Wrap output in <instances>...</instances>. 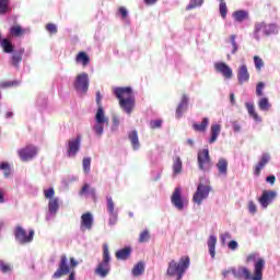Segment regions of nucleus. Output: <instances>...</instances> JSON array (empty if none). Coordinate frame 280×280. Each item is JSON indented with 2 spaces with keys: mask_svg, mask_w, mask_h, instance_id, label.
Segmentation results:
<instances>
[{
  "mask_svg": "<svg viewBox=\"0 0 280 280\" xmlns=\"http://www.w3.org/2000/svg\"><path fill=\"white\" fill-rule=\"evenodd\" d=\"M254 63L257 71H261V69H264V59L259 56H254Z\"/></svg>",
  "mask_w": 280,
  "mask_h": 280,
  "instance_id": "44",
  "label": "nucleus"
},
{
  "mask_svg": "<svg viewBox=\"0 0 280 280\" xmlns=\"http://www.w3.org/2000/svg\"><path fill=\"white\" fill-rule=\"evenodd\" d=\"M189 104V97L186 96V94H183L182 100L176 108V118L180 119L183 117V113L187 110V106Z\"/></svg>",
  "mask_w": 280,
  "mask_h": 280,
  "instance_id": "19",
  "label": "nucleus"
},
{
  "mask_svg": "<svg viewBox=\"0 0 280 280\" xmlns=\"http://www.w3.org/2000/svg\"><path fill=\"white\" fill-rule=\"evenodd\" d=\"M118 12H119V14H121L122 19H127L128 18V10H126L125 7H120L118 9Z\"/></svg>",
  "mask_w": 280,
  "mask_h": 280,
  "instance_id": "59",
  "label": "nucleus"
},
{
  "mask_svg": "<svg viewBox=\"0 0 280 280\" xmlns=\"http://www.w3.org/2000/svg\"><path fill=\"white\" fill-rule=\"evenodd\" d=\"M0 270L1 272H11L12 271V266L10 264H5V261L0 260Z\"/></svg>",
  "mask_w": 280,
  "mask_h": 280,
  "instance_id": "48",
  "label": "nucleus"
},
{
  "mask_svg": "<svg viewBox=\"0 0 280 280\" xmlns=\"http://www.w3.org/2000/svg\"><path fill=\"white\" fill-rule=\"evenodd\" d=\"M73 86L75 91L80 93H86L89 91V74L86 72L77 75Z\"/></svg>",
  "mask_w": 280,
  "mask_h": 280,
  "instance_id": "10",
  "label": "nucleus"
},
{
  "mask_svg": "<svg viewBox=\"0 0 280 280\" xmlns=\"http://www.w3.org/2000/svg\"><path fill=\"white\" fill-rule=\"evenodd\" d=\"M235 38H237L236 35H231L230 36V40H231V45H232V54H237V49H240V47L237 46V42H235Z\"/></svg>",
  "mask_w": 280,
  "mask_h": 280,
  "instance_id": "49",
  "label": "nucleus"
},
{
  "mask_svg": "<svg viewBox=\"0 0 280 280\" xmlns=\"http://www.w3.org/2000/svg\"><path fill=\"white\" fill-rule=\"evenodd\" d=\"M192 128L196 132H207V128H209V118L205 117L201 122L192 124Z\"/></svg>",
  "mask_w": 280,
  "mask_h": 280,
  "instance_id": "24",
  "label": "nucleus"
},
{
  "mask_svg": "<svg viewBox=\"0 0 280 280\" xmlns=\"http://www.w3.org/2000/svg\"><path fill=\"white\" fill-rule=\"evenodd\" d=\"M237 80L238 84H246L250 80V72H248V67L246 65H242L237 70Z\"/></svg>",
  "mask_w": 280,
  "mask_h": 280,
  "instance_id": "16",
  "label": "nucleus"
},
{
  "mask_svg": "<svg viewBox=\"0 0 280 280\" xmlns=\"http://www.w3.org/2000/svg\"><path fill=\"white\" fill-rule=\"evenodd\" d=\"M259 259V254L257 253H252L246 257V264H250L253 261H257Z\"/></svg>",
  "mask_w": 280,
  "mask_h": 280,
  "instance_id": "54",
  "label": "nucleus"
},
{
  "mask_svg": "<svg viewBox=\"0 0 280 280\" xmlns=\"http://www.w3.org/2000/svg\"><path fill=\"white\" fill-rule=\"evenodd\" d=\"M14 235L16 242H19L20 244H30V242L34 240V230H30L27 234V231H25V229H23L21 225H18L15 228Z\"/></svg>",
  "mask_w": 280,
  "mask_h": 280,
  "instance_id": "8",
  "label": "nucleus"
},
{
  "mask_svg": "<svg viewBox=\"0 0 280 280\" xmlns=\"http://www.w3.org/2000/svg\"><path fill=\"white\" fill-rule=\"evenodd\" d=\"M233 130H234V132H240V130H242V126H240L237 124V121H234L233 122Z\"/></svg>",
  "mask_w": 280,
  "mask_h": 280,
  "instance_id": "62",
  "label": "nucleus"
},
{
  "mask_svg": "<svg viewBox=\"0 0 280 280\" xmlns=\"http://www.w3.org/2000/svg\"><path fill=\"white\" fill-rule=\"evenodd\" d=\"M86 194H90L91 198H93V200H97V195L95 191V188H91L90 184H84L81 188V190L79 191V196H86Z\"/></svg>",
  "mask_w": 280,
  "mask_h": 280,
  "instance_id": "21",
  "label": "nucleus"
},
{
  "mask_svg": "<svg viewBox=\"0 0 280 280\" xmlns=\"http://www.w3.org/2000/svg\"><path fill=\"white\" fill-rule=\"evenodd\" d=\"M96 104H97V108H104L102 106V92L100 91L96 92Z\"/></svg>",
  "mask_w": 280,
  "mask_h": 280,
  "instance_id": "58",
  "label": "nucleus"
},
{
  "mask_svg": "<svg viewBox=\"0 0 280 280\" xmlns=\"http://www.w3.org/2000/svg\"><path fill=\"white\" fill-rule=\"evenodd\" d=\"M93 229V214L91 212L83 213L81 217V231H91Z\"/></svg>",
  "mask_w": 280,
  "mask_h": 280,
  "instance_id": "18",
  "label": "nucleus"
},
{
  "mask_svg": "<svg viewBox=\"0 0 280 280\" xmlns=\"http://www.w3.org/2000/svg\"><path fill=\"white\" fill-rule=\"evenodd\" d=\"M9 34H10V36L19 38V37L23 36V34H25V30H23V27H21V25H13V26H11Z\"/></svg>",
  "mask_w": 280,
  "mask_h": 280,
  "instance_id": "32",
  "label": "nucleus"
},
{
  "mask_svg": "<svg viewBox=\"0 0 280 280\" xmlns=\"http://www.w3.org/2000/svg\"><path fill=\"white\" fill-rule=\"evenodd\" d=\"M247 209L252 215H255V213H257V205H255V201H248Z\"/></svg>",
  "mask_w": 280,
  "mask_h": 280,
  "instance_id": "53",
  "label": "nucleus"
},
{
  "mask_svg": "<svg viewBox=\"0 0 280 280\" xmlns=\"http://www.w3.org/2000/svg\"><path fill=\"white\" fill-rule=\"evenodd\" d=\"M78 266V260L75 258H70V265H69V258H67V255L60 256V261L58 265L57 270L52 275V279H60V277H65V275H69L70 272H73V269Z\"/></svg>",
  "mask_w": 280,
  "mask_h": 280,
  "instance_id": "4",
  "label": "nucleus"
},
{
  "mask_svg": "<svg viewBox=\"0 0 280 280\" xmlns=\"http://www.w3.org/2000/svg\"><path fill=\"white\" fill-rule=\"evenodd\" d=\"M215 244H218V237L210 235L208 238V248L212 259H215Z\"/></svg>",
  "mask_w": 280,
  "mask_h": 280,
  "instance_id": "26",
  "label": "nucleus"
},
{
  "mask_svg": "<svg viewBox=\"0 0 280 280\" xmlns=\"http://www.w3.org/2000/svg\"><path fill=\"white\" fill-rule=\"evenodd\" d=\"M205 3V0H190L189 4L186 7V10H194V8H200Z\"/></svg>",
  "mask_w": 280,
  "mask_h": 280,
  "instance_id": "41",
  "label": "nucleus"
},
{
  "mask_svg": "<svg viewBox=\"0 0 280 280\" xmlns=\"http://www.w3.org/2000/svg\"><path fill=\"white\" fill-rule=\"evenodd\" d=\"M217 168L219 171V174H221L222 176H226V174L229 173V161L223 158L219 159L217 163Z\"/></svg>",
  "mask_w": 280,
  "mask_h": 280,
  "instance_id": "23",
  "label": "nucleus"
},
{
  "mask_svg": "<svg viewBox=\"0 0 280 280\" xmlns=\"http://www.w3.org/2000/svg\"><path fill=\"white\" fill-rule=\"evenodd\" d=\"M83 172L89 174L91 172V158H84L82 161Z\"/></svg>",
  "mask_w": 280,
  "mask_h": 280,
  "instance_id": "45",
  "label": "nucleus"
},
{
  "mask_svg": "<svg viewBox=\"0 0 280 280\" xmlns=\"http://www.w3.org/2000/svg\"><path fill=\"white\" fill-rule=\"evenodd\" d=\"M277 198V192L275 190H264L261 197L258 199V202L264 209H268V205Z\"/></svg>",
  "mask_w": 280,
  "mask_h": 280,
  "instance_id": "14",
  "label": "nucleus"
},
{
  "mask_svg": "<svg viewBox=\"0 0 280 280\" xmlns=\"http://www.w3.org/2000/svg\"><path fill=\"white\" fill-rule=\"evenodd\" d=\"M233 19L236 23H242L243 21L248 20V11L237 10L233 12Z\"/></svg>",
  "mask_w": 280,
  "mask_h": 280,
  "instance_id": "28",
  "label": "nucleus"
},
{
  "mask_svg": "<svg viewBox=\"0 0 280 280\" xmlns=\"http://www.w3.org/2000/svg\"><path fill=\"white\" fill-rule=\"evenodd\" d=\"M10 86H19V81H3L0 83V89H8Z\"/></svg>",
  "mask_w": 280,
  "mask_h": 280,
  "instance_id": "47",
  "label": "nucleus"
},
{
  "mask_svg": "<svg viewBox=\"0 0 280 280\" xmlns=\"http://www.w3.org/2000/svg\"><path fill=\"white\" fill-rule=\"evenodd\" d=\"M183 172V160L180 156H176L173 162V174L174 176H178Z\"/></svg>",
  "mask_w": 280,
  "mask_h": 280,
  "instance_id": "30",
  "label": "nucleus"
},
{
  "mask_svg": "<svg viewBox=\"0 0 280 280\" xmlns=\"http://www.w3.org/2000/svg\"><path fill=\"white\" fill-rule=\"evenodd\" d=\"M271 106L272 105L270 104V101L268 100V97H261L258 101V107L260 108V110L268 112V110H270Z\"/></svg>",
  "mask_w": 280,
  "mask_h": 280,
  "instance_id": "37",
  "label": "nucleus"
},
{
  "mask_svg": "<svg viewBox=\"0 0 280 280\" xmlns=\"http://www.w3.org/2000/svg\"><path fill=\"white\" fill-rule=\"evenodd\" d=\"M226 240H231V234L228 232L221 234V244L223 246L226 244Z\"/></svg>",
  "mask_w": 280,
  "mask_h": 280,
  "instance_id": "57",
  "label": "nucleus"
},
{
  "mask_svg": "<svg viewBox=\"0 0 280 280\" xmlns=\"http://www.w3.org/2000/svg\"><path fill=\"white\" fill-rule=\"evenodd\" d=\"M189 264H190L189 256H183L179 259V262H176V260H171L168 262L166 275L168 277H177V280H180L183 279V275L187 272V269L189 268Z\"/></svg>",
  "mask_w": 280,
  "mask_h": 280,
  "instance_id": "3",
  "label": "nucleus"
},
{
  "mask_svg": "<svg viewBox=\"0 0 280 280\" xmlns=\"http://www.w3.org/2000/svg\"><path fill=\"white\" fill-rule=\"evenodd\" d=\"M46 31L50 34H58V26L54 23L46 24Z\"/></svg>",
  "mask_w": 280,
  "mask_h": 280,
  "instance_id": "50",
  "label": "nucleus"
},
{
  "mask_svg": "<svg viewBox=\"0 0 280 280\" xmlns=\"http://www.w3.org/2000/svg\"><path fill=\"white\" fill-rule=\"evenodd\" d=\"M245 106L247 108L249 117H252L254 121H261V117H259V114H257V112L255 110V104L246 103Z\"/></svg>",
  "mask_w": 280,
  "mask_h": 280,
  "instance_id": "27",
  "label": "nucleus"
},
{
  "mask_svg": "<svg viewBox=\"0 0 280 280\" xmlns=\"http://www.w3.org/2000/svg\"><path fill=\"white\" fill-rule=\"evenodd\" d=\"M159 0H144L145 5H154Z\"/></svg>",
  "mask_w": 280,
  "mask_h": 280,
  "instance_id": "64",
  "label": "nucleus"
},
{
  "mask_svg": "<svg viewBox=\"0 0 280 280\" xmlns=\"http://www.w3.org/2000/svg\"><path fill=\"white\" fill-rule=\"evenodd\" d=\"M104 124L106 122H96L94 126V132L97 137H102L104 135Z\"/></svg>",
  "mask_w": 280,
  "mask_h": 280,
  "instance_id": "42",
  "label": "nucleus"
},
{
  "mask_svg": "<svg viewBox=\"0 0 280 280\" xmlns=\"http://www.w3.org/2000/svg\"><path fill=\"white\" fill-rule=\"evenodd\" d=\"M267 163H270V154L265 153L261 155L259 162L254 166L255 176H261V170L266 167Z\"/></svg>",
  "mask_w": 280,
  "mask_h": 280,
  "instance_id": "17",
  "label": "nucleus"
},
{
  "mask_svg": "<svg viewBox=\"0 0 280 280\" xmlns=\"http://www.w3.org/2000/svg\"><path fill=\"white\" fill-rule=\"evenodd\" d=\"M219 12L223 19H226V14H229V8L226 7V2L224 0H219Z\"/></svg>",
  "mask_w": 280,
  "mask_h": 280,
  "instance_id": "39",
  "label": "nucleus"
},
{
  "mask_svg": "<svg viewBox=\"0 0 280 280\" xmlns=\"http://www.w3.org/2000/svg\"><path fill=\"white\" fill-rule=\"evenodd\" d=\"M228 247L230 248V250H237L236 241H230L229 244H228Z\"/></svg>",
  "mask_w": 280,
  "mask_h": 280,
  "instance_id": "60",
  "label": "nucleus"
},
{
  "mask_svg": "<svg viewBox=\"0 0 280 280\" xmlns=\"http://www.w3.org/2000/svg\"><path fill=\"white\" fill-rule=\"evenodd\" d=\"M0 170L4 171L5 178L10 177V174H12V171L10 170V164L5 162L0 164Z\"/></svg>",
  "mask_w": 280,
  "mask_h": 280,
  "instance_id": "46",
  "label": "nucleus"
},
{
  "mask_svg": "<svg viewBox=\"0 0 280 280\" xmlns=\"http://www.w3.org/2000/svg\"><path fill=\"white\" fill-rule=\"evenodd\" d=\"M109 224L110 226L117 224V212H109Z\"/></svg>",
  "mask_w": 280,
  "mask_h": 280,
  "instance_id": "56",
  "label": "nucleus"
},
{
  "mask_svg": "<svg viewBox=\"0 0 280 280\" xmlns=\"http://www.w3.org/2000/svg\"><path fill=\"white\" fill-rule=\"evenodd\" d=\"M80 143H82V136H77V138L68 141V156L75 158L78 152H80Z\"/></svg>",
  "mask_w": 280,
  "mask_h": 280,
  "instance_id": "12",
  "label": "nucleus"
},
{
  "mask_svg": "<svg viewBox=\"0 0 280 280\" xmlns=\"http://www.w3.org/2000/svg\"><path fill=\"white\" fill-rule=\"evenodd\" d=\"M262 32L265 36H271V34H277V25L275 24H266L265 22H259L255 24L254 34L259 40V34Z\"/></svg>",
  "mask_w": 280,
  "mask_h": 280,
  "instance_id": "7",
  "label": "nucleus"
},
{
  "mask_svg": "<svg viewBox=\"0 0 280 280\" xmlns=\"http://www.w3.org/2000/svg\"><path fill=\"white\" fill-rule=\"evenodd\" d=\"M44 196L45 198L51 200V198H55L54 196H56V191L54 190V188H49L47 190H44Z\"/></svg>",
  "mask_w": 280,
  "mask_h": 280,
  "instance_id": "55",
  "label": "nucleus"
},
{
  "mask_svg": "<svg viewBox=\"0 0 280 280\" xmlns=\"http://www.w3.org/2000/svg\"><path fill=\"white\" fill-rule=\"evenodd\" d=\"M18 154H19L21 161L27 162V161H32V159H34V156H36V154H38V150L36 149V147L30 144V145H26L25 148L19 150Z\"/></svg>",
  "mask_w": 280,
  "mask_h": 280,
  "instance_id": "11",
  "label": "nucleus"
},
{
  "mask_svg": "<svg viewBox=\"0 0 280 280\" xmlns=\"http://www.w3.org/2000/svg\"><path fill=\"white\" fill-rule=\"evenodd\" d=\"M266 84H264V82H258L257 86H256V95L258 97H261V95H264V89H265Z\"/></svg>",
  "mask_w": 280,
  "mask_h": 280,
  "instance_id": "52",
  "label": "nucleus"
},
{
  "mask_svg": "<svg viewBox=\"0 0 280 280\" xmlns=\"http://www.w3.org/2000/svg\"><path fill=\"white\" fill-rule=\"evenodd\" d=\"M264 268H266V259L258 258L254 264V273L250 272L246 267L230 268L235 279L244 280H264Z\"/></svg>",
  "mask_w": 280,
  "mask_h": 280,
  "instance_id": "1",
  "label": "nucleus"
},
{
  "mask_svg": "<svg viewBox=\"0 0 280 280\" xmlns=\"http://www.w3.org/2000/svg\"><path fill=\"white\" fill-rule=\"evenodd\" d=\"M222 130V126L220 125H212L211 129H210V139H209V143H215V141H218V137H220V131Z\"/></svg>",
  "mask_w": 280,
  "mask_h": 280,
  "instance_id": "25",
  "label": "nucleus"
},
{
  "mask_svg": "<svg viewBox=\"0 0 280 280\" xmlns=\"http://www.w3.org/2000/svg\"><path fill=\"white\" fill-rule=\"evenodd\" d=\"M129 140L131 141L133 150H139V133L137 130L129 132Z\"/></svg>",
  "mask_w": 280,
  "mask_h": 280,
  "instance_id": "35",
  "label": "nucleus"
},
{
  "mask_svg": "<svg viewBox=\"0 0 280 280\" xmlns=\"http://www.w3.org/2000/svg\"><path fill=\"white\" fill-rule=\"evenodd\" d=\"M161 126H163V120H161V119L150 121L151 130H156V128H161Z\"/></svg>",
  "mask_w": 280,
  "mask_h": 280,
  "instance_id": "51",
  "label": "nucleus"
},
{
  "mask_svg": "<svg viewBox=\"0 0 280 280\" xmlns=\"http://www.w3.org/2000/svg\"><path fill=\"white\" fill-rule=\"evenodd\" d=\"M113 126L114 128H119V118L117 116L113 117Z\"/></svg>",
  "mask_w": 280,
  "mask_h": 280,
  "instance_id": "63",
  "label": "nucleus"
},
{
  "mask_svg": "<svg viewBox=\"0 0 280 280\" xmlns=\"http://www.w3.org/2000/svg\"><path fill=\"white\" fill-rule=\"evenodd\" d=\"M145 242H150V231L148 230L142 231L139 236L140 244H145Z\"/></svg>",
  "mask_w": 280,
  "mask_h": 280,
  "instance_id": "40",
  "label": "nucleus"
},
{
  "mask_svg": "<svg viewBox=\"0 0 280 280\" xmlns=\"http://www.w3.org/2000/svg\"><path fill=\"white\" fill-rule=\"evenodd\" d=\"M214 69L218 71V73H221L223 78L226 80H231L233 78V69L229 67L225 62H217L214 63Z\"/></svg>",
  "mask_w": 280,
  "mask_h": 280,
  "instance_id": "15",
  "label": "nucleus"
},
{
  "mask_svg": "<svg viewBox=\"0 0 280 280\" xmlns=\"http://www.w3.org/2000/svg\"><path fill=\"white\" fill-rule=\"evenodd\" d=\"M108 272H110V252H108V244L103 245V260L97 265L95 269V275L102 277H108Z\"/></svg>",
  "mask_w": 280,
  "mask_h": 280,
  "instance_id": "5",
  "label": "nucleus"
},
{
  "mask_svg": "<svg viewBox=\"0 0 280 280\" xmlns=\"http://www.w3.org/2000/svg\"><path fill=\"white\" fill-rule=\"evenodd\" d=\"M114 95L117 97L120 108H122L127 115H131L137 104L132 88H116L114 89Z\"/></svg>",
  "mask_w": 280,
  "mask_h": 280,
  "instance_id": "2",
  "label": "nucleus"
},
{
  "mask_svg": "<svg viewBox=\"0 0 280 280\" xmlns=\"http://www.w3.org/2000/svg\"><path fill=\"white\" fill-rule=\"evenodd\" d=\"M23 54H25V48H21L12 55L11 62L13 67H19L23 62Z\"/></svg>",
  "mask_w": 280,
  "mask_h": 280,
  "instance_id": "22",
  "label": "nucleus"
},
{
  "mask_svg": "<svg viewBox=\"0 0 280 280\" xmlns=\"http://www.w3.org/2000/svg\"><path fill=\"white\" fill-rule=\"evenodd\" d=\"M130 253H132V249L130 247H125L120 250H117L116 259H120V260L125 261L126 259H128L130 257Z\"/></svg>",
  "mask_w": 280,
  "mask_h": 280,
  "instance_id": "31",
  "label": "nucleus"
},
{
  "mask_svg": "<svg viewBox=\"0 0 280 280\" xmlns=\"http://www.w3.org/2000/svg\"><path fill=\"white\" fill-rule=\"evenodd\" d=\"M77 65H82V67H89L91 65V57L85 51H80L75 56Z\"/></svg>",
  "mask_w": 280,
  "mask_h": 280,
  "instance_id": "20",
  "label": "nucleus"
},
{
  "mask_svg": "<svg viewBox=\"0 0 280 280\" xmlns=\"http://www.w3.org/2000/svg\"><path fill=\"white\" fill-rule=\"evenodd\" d=\"M144 271H145V265H143V262H138L132 268L131 275L133 277H141V275H143Z\"/></svg>",
  "mask_w": 280,
  "mask_h": 280,
  "instance_id": "36",
  "label": "nucleus"
},
{
  "mask_svg": "<svg viewBox=\"0 0 280 280\" xmlns=\"http://www.w3.org/2000/svg\"><path fill=\"white\" fill-rule=\"evenodd\" d=\"M171 202L179 211L185 209V203L183 202V189H180V187L175 188L171 197Z\"/></svg>",
  "mask_w": 280,
  "mask_h": 280,
  "instance_id": "13",
  "label": "nucleus"
},
{
  "mask_svg": "<svg viewBox=\"0 0 280 280\" xmlns=\"http://www.w3.org/2000/svg\"><path fill=\"white\" fill-rule=\"evenodd\" d=\"M198 165L202 172H209L211 170V156L209 155V149H203L198 152Z\"/></svg>",
  "mask_w": 280,
  "mask_h": 280,
  "instance_id": "9",
  "label": "nucleus"
},
{
  "mask_svg": "<svg viewBox=\"0 0 280 280\" xmlns=\"http://www.w3.org/2000/svg\"><path fill=\"white\" fill-rule=\"evenodd\" d=\"M95 121L96 124H106L108 126V118L104 115V107H97Z\"/></svg>",
  "mask_w": 280,
  "mask_h": 280,
  "instance_id": "29",
  "label": "nucleus"
},
{
  "mask_svg": "<svg viewBox=\"0 0 280 280\" xmlns=\"http://www.w3.org/2000/svg\"><path fill=\"white\" fill-rule=\"evenodd\" d=\"M267 183H269L270 185H275L277 177H275V175H270L266 178Z\"/></svg>",
  "mask_w": 280,
  "mask_h": 280,
  "instance_id": "61",
  "label": "nucleus"
},
{
  "mask_svg": "<svg viewBox=\"0 0 280 280\" xmlns=\"http://www.w3.org/2000/svg\"><path fill=\"white\" fill-rule=\"evenodd\" d=\"M58 209H60V203L58 198H51L48 202V211L49 213H58Z\"/></svg>",
  "mask_w": 280,
  "mask_h": 280,
  "instance_id": "33",
  "label": "nucleus"
},
{
  "mask_svg": "<svg viewBox=\"0 0 280 280\" xmlns=\"http://www.w3.org/2000/svg\"><path fill=\"white\" fill-rule=\"evenodd\" d=\"M1 47L4 54H12L14 51V45H12V42L8 38L2 39Z\"/></svg>",
  "mask_w": 280,
  "mask_h": 280,
  "instance_id": "34",
  "label": "nucleus"
},
{
  "mask_svg": "<svg viewBox=\"0 0 280 280\" xmlns=\"http://www.w3.org/2000/svg\"><path fill=\"white\" fill-rule=\"evenodd\" d=\"M209 194H211V185L209 182L202 183V179H200L197 190L192 196V202L200 207V205H202V200H207V198H209Z\"/></svg>",
  "mask_w": 280,
  "mask_h": 280,
  "instance_id": "6",
  "label": "nucleus"
},
{
  "mask_svg": "<svg viewBox=\"0 0 280 280\" xmlns=\"http://www.w3.org/2000/svg\"><path fill=\"white\" fill-rule=\"evenodd\" d=\"M107 200V211L108 213H115V201H113V197L107 196L106 197Z\"/></svg>",
  "mask_w": 280,
  "mask_h": 280,
  "instance_id": "43",
  "label": "nucleus"
},
{
  "mask_svg": "<svg viewBox=\"0 0 280 280\" xmlns=\"http://www.w3.org/2000/svg\"><path fill=\"white\" fill-rule=\"evenodd\" d=\"M10 12V0H0V14H8Z\"/></svg>",
  "mask_w": 280,
  "mask_h": 280,
  "instance_id": "38",
  "label": "nucleus"
}]
</instances>
